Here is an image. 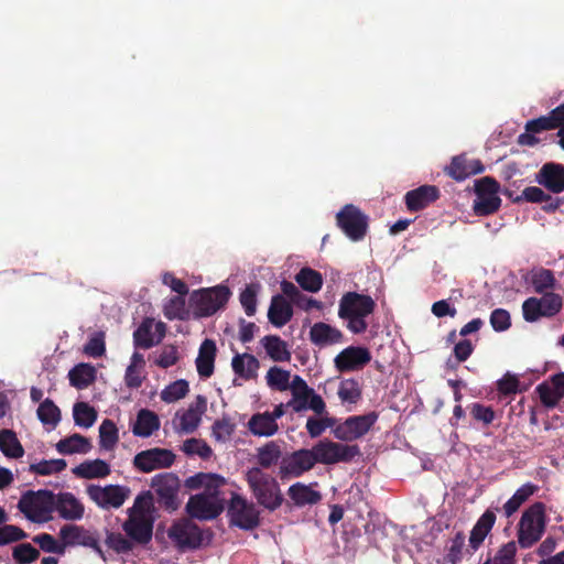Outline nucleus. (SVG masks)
Wrapping results in <instances>:
<instances>
[{"label": "nucleus", "mask_w": 564, "mask_h": 564, "mask_svg": "<svg viewBox=\"0 0 564 564\" xmlns=\"http://www.w3.org/2000/svg\"><path fill=\"white\" fill-rule=\"evenodd\" d=\"M295 281L307 292H318L323 286L322 274L311 268H302L295 275Z\"/></svg>", "instance_id": "49530a36"}, {"label": "nucleus", "mask_w": 564, "mask_h": 564, "mask_svg": "<svg viewBox=\"0 0 564 564\" xmlns=\"http://www.w3.org/2000/svg\"><path fill=\"white\" fill-rule=\"evenodd\" d=\"M73 474L83 479L105 478L110 475L109 464L102 459L85 460L73 468Z\"/></svg>", "instance_id": "72a5a7b5"}, {"label": "nucleus", "mask_w": 564, "mask_h": 564, "mask_svg": "<svg viewBox=\"0 0 564 564\" xmlns=\"http://www.w3.org/2000/svg\"><path fill=\"white\" fill-rule=\"evenodd\" d=\"M499 183L491 176H485L475 182V195L473 209L477 216H489L497 213L501 206L498 193Z\"/></svg>", "instance_id": "0eeeda50"}, {"label": "nucleus", "mask_w": 564, "mask_h": 564, "mask_svg": "<svg viewBox=\"0 0 564 564\" xmlns=\"http://www.w3.org/2000/svg\"><path fill=\"white\" fill-rule=\"evenodd\" d=\"M530 282L538 294L551 292L556 285L554 273L550 269L539 268L531 271Z\"/></svg>", "instance_id": "79ce46f5"}, {"label": "nucleus", "mask_w": 564, "mask_h": 564, "mask_svg": "<svg viewBox=\"0 0 564 564\" xmlns=\"http://www.w3.org/2000/svg\"><path fill=\"white\" fill-rule=\"evenodd\" d=\"M166 333L163 322H154V318L145 317L133 333L135 348L150 349L161 343Z\"/></svg>", "instance_id": "aec40b11"}, {"label": "nucleus", "mask_w": 564, "mask_h": 564, "mask_svg": "<svg viewBox=\"0 0 564 564\" xmlns=\"http://www.w3.org/2000/svg\"><path fill=\"white\" fill-rule=\"evenodd\" d=\"M160 429L159 416L148 409L138 412L132 432L137 436L149 437Z\"/></svg>", "instance_id": "c9c22d12"}, {"label": "nucleus", "mask_w": 564, "mask_h": 564, "mask_svg": "<svg viewBox=\"0 0 564 564\" xmlns=\"http://www.w3.org/2000/svg\"><path fill=\"white\" fill-rule=\"evenodd\" d=\"M338 397L343 403L356 404L362 395L360 384L355 379H345L339 383Z\"/></svg>", "instance_id": "8fccbe9b"}, {"label": "nucleus", "mask_w": 564, "mask_h": 564, "mask_svg": "<svg viewBox=\"0 0 564 564\" xmlns=\"http://www.w3.org/2000/svg\"><path fill=\"white\" fill-rule=\"evenodd\" d=\"M371 360V354L366 347L349 346L334 359L339 372H348L364 368Z\"/></svg>", "instance_id": "412c9836"}, {"label": "nucleus", "mask_w": 564, "mask_h": 564, "mask_svg": "<svg viewBox=\"0 0 564 564\" xmlns=\"http://www.w3.org/2000/svg\"><path fill=\"white\" fill-rule=\"evenodd\" d=\"M93 446L89 438L74 433L68 437L62 438L56 444V451L62 455H70L75 453L87 454Z\"/></svg>", "instance_id": "e433bc0d"}, {"label": "nucleus", "mask_w": 564, "mask_h": 564, "mask_svg": "<svg viewBox=\"0 0 564 564\" xmlns=\"http://www.w3.org/2000/svg\"><path fill=\"white\" fill-rule=\"evenodd\" d=\"M164 316L169 321L185 319L188 315L184 296H173L163 306Z\"/></svg>", "instance_id": "864d4df0"}, {"label": "nucleus", "mask_w": 564, "mask_h": 564, "mask_svg": "<svg viewBox=\"0 0 564 564\" xmlns=\"http://www.w3.org/2000/svg\"><path fill=\"white\" fill-rule=\"evenodd\" d=\"M249 431L257 436H272L278 432V423L269 415V412L257 413L248 422Z\"/></svg>", "instance_id": "ea45409f"}, {"label": "nucleus", "mask_w": 564, "mask_h": 564, "mask_svg": "<svg viewBox=\"0 0 564 564\" xmlns=\"http://www.w3.org/2000/svg\"><path fill=\"white\" fill-rule=\"evenodd\" d=\"M496 522V514L491 510H486L476 524L473 527L469 535V547L473 551H477L484 543L486 536L491 531Z\"/></svg>", "instance_id": "2f4dec72"}, {"label": "nucleus", "mask_w": 564, "mask_h": 564, "mask_svg": "<svg viewBox=\"0 0 564 564\" xmlns=\"http://www.w3.org/2000/svg\"><path fill=\"white\" fill-rule=\"evenodd\" d=\"M86 492L89 499L99 508L118 509L130 497L131 490L129 487L121 485H107L105 487L99 485H89Z\"/></svg>", "instance_id": "4468645a"}, {"label": "nucleus", "mask_w": 564, "mask_h": 564, "mask_svg": "<svg viewBox=\"0 0 564 564\" xmlns=\"http://www.w3.org/2000/svg\"><path fill=\"white\" fill-rule=\"evenodd\" d=\"M106 352L105 334L102 332L96 333L88 339L84 346V354L88 357L99 358Z\"/></svg>", "instance_id": "69168bd1"}, {"label": "nucleus", "mask_w": 564, "mask_h": 564, "mask_svg": "<svg viewBox=\"0 0 564 564\" xmlns=\"http://www.w3.org/2000/svg\"><path fill=\"white\" fill-rule=\"evenodd\" d=\"M236 424L229 416H223L214 422L212 426V435L217 442L225 443L234 434Z\"/></svg>", "instance_id": "052dcab7"}, {"label": "nucleus", "mask_w": 564, "mask_h": 564, "mask_svg": "<svg viewBox=\"0 0 564 564\" xmlns=\"http://www.w3.org/2000/svg\"><path fill=\"white\" fill-rule=\"evenodd\" d=\"M260 290L258 283H250L246 285L239 295L240 304L248 316H253L257 312V294Z\"/></svg>", "instance_id": "4d7b16f0"}, {"label": "nucleus", "mask_w": 564, "mask_h": 564, "mask_svg": "<svg viewBox=\"0 0 564 564\" xmlns=\"http://www.w3.org/2000/svg\"><path fill=\"white\" fill-rule=\"evenodd\" d=\"M207 400L198 394L188 409L181 415L180 429L185 433H193L199 425L202 415L206 411Z\"/></svg>", "instance_id": "7c9ffc66"}, {"label": "nucleus", "mask_w": 564, "mask_h": 564, "mask_svg": "<svg viewBox=\"0 0 564 564\" xmlns=\"http://www.w3.org/2000/svg\"><path fill=\"white\" fill-rule=\"evenodd\" d=\"M225 484L224 477L216 474L197 473L185 480L189 490L205 488L206 492L217 491Z\"/></svg>", "instance_id": "4c0bfd02"}, {"label": "nucleus", "mask_w": 564, "mask_h": 564, "mask_svg": "<svg viewBox=\"0 0 564 564\" xmlns=\"http://www.w3.org/2000/svg\"><path fill=\"white\" fill-rule=\"evenodd\" d=\"M151 487L154 489L161 507L172 511L178 508L180 479L176 475L172 473L156 475L152 478Z\"/></svg>", "instance_id": "2eb2a0df"}, {"label": "nucleus", "mask_w": 564, "mask_h": 564, "mask_svg": "<svg viewBox=\"0 0 564 564\" xmlns=\"http://www.w3.org/2000/svg\"><path fill=\"white\" fill-rule=\"evenodd\" d=\"M217 347L213 339L206 338L200 344L198 356L195 360L196 369L200 378H210L214 373Z\"/></svg>", "instance_id": "c85d7f7f"}, {"label": "nucleus", "mask_w": 564, "mask_h": 564, "mask_svg": "<svg viewBox=\"0 0 564 564\" xmlns=\"http://www.w3.org/2000/svg\"><path fill=\"white\" fill-rule=\"evenodd\" d=\"M261 343L273 361L283 362L291 359V352L288 349L286 343L279 336L267 335L261 339Z\"/></svg>", "instance_id": "58836bf2"}, {"label": "nucleus", "mask_w": 564, "mask_h": 564, "mask_svg": "<svg viewBox=\"0 0 564 564\" xmlns=\"http://www.w3.org/2000/svg\"><path fill=\"white\" fill-rule=\"evenodd\" d=\"M0 451L9 458H20L24 454L23 446L12 430L0 431Z\"/></svg>", "instance_id": "a18cd8bd"}, {"label": "nucleus", "mask_w": 564, "mask_h": 564, "mask_svg": "<svg viewBox=\"0 0 564 564\" xmlns=\"http://www.w3.org/2000/svg\"><path fill=\"white\" fill-rule=\"evenodd\" d=\"M282 457H283V455H282L281 447L274 441H270L267 444H264L263 446L258 448L257 462L260 466L259 468H261V469L262 468L268 469V468L272 467L273 465H275L278 462L280 463Z\"/></svg>", "instance_id": "c03bdc74"}, {"label": "nucleus", "mask_w": 564, "mask_h": 564, "mask_svg": "<svg viewBox=\"0 0 564 564\" xmlns=\"http://www.w3.org/2000/svg\"><path fill=\"white\" fill-rule=\"evenodd\" d=\"M175 462V455L166 448L153 447L139 452L133 458V466L142 473L169 468Z\"/></svg>", "instance_id": "a211bd4d"}, {"label": "nucleus", "mask_w": 564, "mask_h": 564, "mask_svg": "<svg viewBox=\"0 0 564 564\" xmlns=\"http://www.w3.org/2000/svg\"><path fill=\"white\" fill-rule=\"evenodd\" d=\"M248 487L258 505L273 512L284 502L278 480L259 467H252L246 473Z\"/></svg>", "instance_id": "f03ea898"}, {"label": "nucleus", "mask_w": 564, "mask_h": 564, "mask_svg": "<svg viewBox=\"0 0 564 564\" xmlns=\"http://www.w3.org/2000/svg\"><path fill=\"white\" fill-rule=\"evenodd\" d=\"M182 451L188 455H197L203 459H207L212 456L213 451L210 446L203 440L188 438L183 443Z\"/></svg>", "instance_id": "e2e57ef3"}, {"label": "nucleus", "mask_w": 564, "mask_h": 564, "mask_svg": "<svg viewBox=\"0 0 564 564\" xmlns=\"http://www.w3.org/2000/svg\"><path fill=\"white\" fill-rule=\"evenodd\" d=\"M545 507L534 502L521 516L518 523V543L521 549L533 546L545 531Z\"/></svg>", "instance_id": "20e7f679"}, {"label": "nucleus", "mask_w": 564, "mask_h": 564, "mask_svg": "<svg viewBox=\"0 0 564 564\" xmlns=\"http://www.w3.org/2000/svg\"><path fill=\"white\" fill-rule=\"evenodd\" d=\"M119 441L118 429L116 424L105 419L99 426V445L102 449L112 451Z\"/></svg>", "instance_id": "de8ad7c7"}, {"label": "nucleus", "mask_w": 564, "mask_h": 564, "mask_svg": "<svg viewBox=\"0 0 564 564\" xmlns=\"http://www.w3.org/2000/svg\"><path fill=\"white\" fill-rule=\"evenodd\" d=\"M55 494L47 489L28 491L18 502L19 510L34 523H44L53 519Z\"/></svg>", "instance_id": "7ed1b4c3"}, {"label": "nucleus", "mask_w": 564, "mask_h": 564, "mask_svg": "<svg viewBox=\"0 0 564 564\" xmlns=\"http://www.w3.org/2000/svg\"><path fill=\"white\" fill-rule=\"evenodd\" d=\"M444 171L453 180L462 182L469 176L482 173L485 166L480 160H470L465 154H460L454 156L451 164Z\"/></svg>", "instance_id": "4be33fe9"}, {"label": "nucleus", "mask_w": 564, "mask_h": 564, "mask_svg": "<svg viewBox=\"0 0 564 564\" xmlns=\"http://www.w3.org/2000/svg\"><path fill=\"white\" fill-rule=\"evenodd\" d=\"M378 417L379 414L376 411L364 415L349 416L333 430V434L337 440L344 442L358 440L370 431Z\"/></svg>", "instance_id": "ddd939ff"}, {"label": "nucleus", "mask_w": 564, "mask_h": 564, "mask_svg": "<svg viewBox=\"0 0 564 564\" xmlns=\"http://www.w3.org/2000/svg\"><path fill=\"white\" fill-rule=\"evenodd\" d=\"M231 367L237 376L245 380H251L257 377L260 362L251 354H237L231 360Z\"/></svg>", "instance_id": "f704fd0d"}, {"label": "nucleus", "mask_w": 564, "mask_h": 564, "mask_svg": "<svg viewBox=\"0 0 564 564\" xmlns=\"http://www.w3.org/2000/svg\"><path fill=\"white\" fill-rule=\"evenodd\" d=\"M317 486L318 482L316 481L308 485L297 481L289 487L286 494L292 503L297 508L314 506L323 498L322 494L315 489Z\"/></svg>", "instance_id": "b1692460"}, {"label": "nucleus", "mask_w": 564, "mask_h": 564, "mask_svg": "<svg viewBox=\"0 0 564 564\" xmlns=\"http://www.w3.org/2000/svg\"><path fill=\"white\" fill-rule=\"evenodd\" d=\"M524 129L525 131L518 137V143L520 145L534 147L539 143V139L534 134L554 130L557 127L549 113L547 116H541L527 121Z\"/></svg>", "instance_id": "cd10ccee"}, {"label": "nucleus", "mask_w": 564, "mask_h": 564, "mask_svg": "<svg viewBox=\"0 0 564 564\" xmlns=\"http://www.w3.org/2000/svg\"><path fill=\"white\" fill-rule=\"evenodd\" d=\"M59 538L65 544V549L67 546L82 545L85 547L93 549L104 561H107L106 555L100 547L98 536L85 529L82 525L76 524H65L59 530Z\"/></svg>", "instance_id": "f3484780"}, {"label": "nucleus", "mask_w": 564, "mask_h": 564, "mask_svg": "<svg viewBox=\"0 0 564 564\" xmlns=\"http://www.w3.org/2000/svg\"><path fill=\"white\" fill-rule=\"evenodd\" d=\"M536 486L533 484L522 485L513 496L503 505L502 509L507 518L516 513L520 507L535 492Z\"/></svg>", "instance_id": "37998d69"}, {"label": "nucleus", "mask_w": 564, "mask_h": 564, "mask_svg": "<svg viewBox=\"0 0 564 564\" xmlns=\"http://www.w3.org/2000/svg\"><path fill=\"white\" fill-rule=\"evenodd\" d=\"M106 545L117 554H127L133 550V543L120 532L107 531Z\"/></svg>", "instance_id": "6e6d98bb"}, {"label": "nucleus", "mask_w": 564, "mask_h": 564, "mask_svg": "<svg viewBox=\"0 0 564 564\" xmlns=\"http://www.w3.org/2000/svg\"><path fill=\"white\" fill-rule=\"evenodd\" d=\"M291 373L280 367H271L265 376L267 383L271 389L278 391H285L291 386L290 383Z\"/></svg>", "instance_id": "603ef678"}, {"label": "nucleus", "mask_w": 564, "mask_h": 564, "mask_svg": "<svg viewBox=\"0 0 564 564\" xmlns=\"http://www.w3.org/2000/svg\"><path fill=\"white\" fill-rule=\"evenodd\" d=\"M310 340L313 345L324 348L343 343L344 334L327 323L317 322L310 329Z\"/></svg>", "instance_id": "a878e982"}, {"label": "nucleus", "mask_w": 564, "mask_h": 564, "mask_svg": "<svg viewBox=\"0 0 564 564\" xmlns=\"http://www.w3.org/2000/svg\"><path fill=\"white\" fill-rule=\"evenodd\" d=\"M75 424L82 427H90L97 420L96 410L85 402H77L73 408Z\"/></svg>", "instance_id": "3c124183"}, {"label": "nucleus", "mask_w": 564, "mask_h": 564, "mask_svg": "<svg viewBox=\"0 0 564 564\" xmlns=\"http://www.w3.org/2000/svg\"><path fill=\"white\" fill-rule=\"evenodd\" d=\"M517 543L509 541L501 545L494 557L487 558L482 564H517Z\"/></svg>", "instance_id": "5fc2aeb1"}, {"label": "nucleus", "mask_w": 564, "mask_h": 564, "mask_svg": "<svg viewBox=\"0 0 564 564\" xmlns=\"http://www.w3.org/2000/svg\"><path fill=\"white\" fill-rule=\"evenodd\" d=\"M470 415L474 420L481 422L484 425H489L494 422L496 414L491 406L481 403H473L469 408Z\"/></svg>", "instance_id": "774afa93"}, {"label": "nucleus", "mask_w": 564, "mask_h": 564, "mask_svg": "<svg viewBox=\"0 0 564 564\" xmlns=\"http://www.w3.org/2000/svg\"><path fill=\"white\" fill-rule=\"evenodd\" d=\"M189 391L188 382L184 379L176 380L163 389L161 399L166 403L175 402L184 398Z\"/></svg>", "instance_id": "13d9d810"}, {"label": "nucleus", "mask_w": 564, "mask_h": 564, "mask_svg": "<svg viewBox=\"0 0 564 564\" xmlns=\"http://www.w3.org/2000/svg\"><path fill=\"white\" fill-rule=\"evenodd\" d=\"M167 536L174 546L182 551L196 550L203 544V532L192 520L180 519L169 528Z\"/></svg>", "instance_id": "9d476101"}, {"label": "nucleus", "mask_w": 564, "mask_h": 564, "mask_svg": "<svg viewBox=\"0 0 564 564\" xmlns=\"http://www.w3.org/2000/svg\"><path fill=\"white\" fill-rule=\"evenodd\" d=\"M376 302L370 295L346 292L339 300L338 317L346 322L352 334H362L368 328L366 318L375 312Z\"/></svg>", "instance_id": "f257e3e1"}, {"label": "nucleus", "mask_w": 564, "mask_h": 564, "mask_svg": "<svg viewBox=\"0 0 564 564\" xmlns=\"http://www.w3.org/2000/svg\"><path fill=\"white\" fill-rule=\"evenodd\" d=\"M536 182L554 194L564 192V165L545 163L536 174Z\"/></svg>", "instance_id": "393cba45"}, {"label": "nucleus", "mask_w": 564, "mask_h": 564, "mask_svg": "<svg viewBox=\"0 0 564 564\" xmlns=\"http://www.w3.org/2000/svg\"><path fill=\"white\" fill-rule=\"evenodd\" d=\"M310 451L313 454L315 465L348 463L360 454L358 445H347L327 438L318 441Z\"/></svg>", "instance_id": "39448f33"}, {"label": "nucleus", "mask_w": 564, "mask_h": 564, "mask_svg": "<svg viewBox=\"0 0 564 564\" xmlns=\"http://www.w3.org/2000/svg\"><path fill=\"white\" fill-rule=\"evenodd\" d=\"M465 546V534L458 531L451 540V545L446 554V560L451 564H458L463 558V549Z\"/></svg>", "instance_id": "338daca9"}, {"label": "nucleus", "mask_w": 564, "mask_h": 564, "mask_svg": "<svg viewBox=\"0 0 564 564\" xmlns=\"http://www.w3.org/2000/svg\"><path fill=\"white\" fill-rule=\"evenodd\" d=\"M66 460L63 458L50 460L44 459L39 463L31 464L30 471L37 475L47 476L63 471L66 468Z\"/></svg>", "instance_id": "bf43d9fd"}, {"label": "nucleus", "mask_w": 564, "mask_h": 564, "mask_svg": "<svg viewBox=\"0 0 564 564\" xmlns=\"http://www.w3.org/2000/svg\"><path fill=\"white\" fill-rule=\"evenodd\" d=\"M227 512L230 524L242 530H253L260 524V512L256 505L238 494H232Z\"/></svg>", "instance_id": "9b49d317"}, {"label": "nucleus", "mask_w": 564, "mask_h": 564, "mask_svg": "<svg viewBox=\"0 0 564 564\" xmlns=\"http://www.w3.org/2000/svg\"><path fill=\"white\" fill-rule=\"evenodd\" d=\"M336 224L350 240L360 241L368 231L369 218L357 206L347 204L337 213Z\"/></svg>", "instance_id": "1a4fd4ad"}, {"label": "nucleus", "mask_w": 564, "mask_h": 564, "mask_svg": "<svg viewBox=\"0 0 564 564\" xmlns=\"http://www.w3.org/2000/svg\"><path fill=\"white\" fill-rule=\"evenodd\" d=\"M562 307L563 299L557 293H544L541 297L531 296L522 303L523 319L535 323L542 317L551 318L558 314Z\"/></svg>", "instance_id": "6e6552de"}, {"label": "nucleus", "mask_w": 564, "mask_h": 564, "mask_svg": "<svg viewBox=\"0 0 564 564\" xmlns=\"http://www.w3.org/2000/svg\"><path fill=\"white\" fill-rule=\"evenodd\" d=\"M231 292L226 285L200 289L191 295V303L198 317H207L226 306Z\"/></svg>", "instance_id": "423d86ee"}, {"label": "nucleus", "mask_w": 564, "mask_h": 564, "mask_svg": "<svg viewBox=\"0 0 564 564\" xmlns=\"http://www.w3.org/2000/svg\"><path fill=\"white\" fill-rule=\"evenodd\" d=\"M289 389H291L292 399L286 403V406L292 408L296 413L306 410L308 398L313 394V389L310 388L306 381L297 375L293 377Z\"/></svg>", "instance_id": "473e14b6"}, {"label": "nucleus", "mask_w": 564, "mask_h": 564, "mask_svg": "<svg viewBox=\"0 0 564 564\" xmlns=\"http://www.w3.org/2000/svg\"><path fill=\"white\" fill-rule=\"evenodd\" d=\"M122 530L133 544L144 545L152 539L153 520L144 512H130L128 519L122 524Z\"/></svg>", "instance_id": "6ab92c4d"}, {"label": "nucleus", "mask_w": 564, "mask_h": 564, "mask_svg": "<svg viewBox=\"0 0 564 564\" xmlns=\"http://www.w3.org/2000/svg\"><path fill=\"white\" fill-rule=\"evenodd\" d=\"M96 378L95 368L89 364H79L73 367L68 372L70 386L77 389H85L90 386Z\"/></svg>", "instance_id": "a19ab883"}, {"label": "nucleus", "mask_w": 564, "mask_h": 564, "mask_svg": "<svg viewBox=\"0 0 564 564\" xmlns=\"http://www.w3.org/2000/svg\"><path fill=\"white\" fill-rule=\"evenodd\" d=\"M313 454L310 449L301 448L283 455L279 464L278 476L282 481L300 478L314 468Z\"/></svg>", "instance_id": "f8f14e48"}, {"label": "nucleus", "mask_w": 564, "mask_h": 564, "mask_svg": "<svg viewBox=\"0 0 564 564\" xmlns=\"http://www.w3.org/2000/svg\"><path fill=\"white\" fill-rule=\"evenodd\" d=\"M12 557L17 564H31L40 557V552L30 543H21L13 547Z\"/></svg>", "instance_id": "680f3d73"}, {"label": "nucleus", "mask_w": 564, "mask_h": 564, "mask_svg": "<svg viewBox=\"0 0 564 564\" xmlns=\"http://www.w3.org/2000/svg\"><path fill=\"white\" fill-rule=\"evenodd\" d=\"M438 197L440 189L435 185H422L409 191L404 196V200L408 210L419 212L437 200Z\"/></svg>", "instance_id": "bb28decb"}, {"label": "nucleus", "mask_w": 564, "mask_h": 564, "mask_svg": "<svg viewBox=\"0 0 564 564\" xmlns=\"http://www.w3.org/2000/svg\"><path fill=\"white\" fill-rule=\"evenodd\" d=\"M54 511L64 520L77 521L84 517L85 507L74 494L62 491L55 494Z\"/></svg>", "instance_id": "5701e85b"}, {"label": "nucleus", "mask_w": 564, "mask_h": 564, "mask_svg": "<svg viewBox=\"0 0 564 564\" xmlns=\"http://www.w3.org/2000/svg\"><path fill=\"white\" fill-rule=\"evenodd\" d=\"M292 317V303L281 294L273 295L268 310L269 322L275 327H282L288 324Z\"/></svg>", "instance_id": "c756f323"}, {"label": "nucleus", "mask_w": 564, "mask_h": 564, "mask_svg": "<svg viewBox=\"0 0 564 564\" xmlns=\"http://www.w3.org/2000/svg\"><path fill=\"white\" fill-rule=\"evenodd\" d=\"M36 413L39 420L51 427H55L61 421V410L51 399L41 402Z\"/></svg>", "instance_id": "09e8293b"}, {"label": "nucleus", "mask_w": 564, "mask_h": 564, "mask_svg": "<svg viewBox=\"0 0 564 564\" xmlns=\"http://www.w3.org/2000/svg\"><path fill=\"white\" fill-rule=\"evenodd\" d=\"M217 491L192 496L186 503V511L191 518L198 520H213L224 510V506L216 497Z\"/></svg>", "instance_id": "dca6fc26"}, {"label": "nucleus", "mask_w": 564, "mask_h": 564, "mask_svg": "<svg viewBox=\"0 0 564 564\" xmlns=\"http://www.w3.org/2000/svg\"><path fill=\"white\" fill-rule=\"evenodd\" d=\"M33 542L44 552L56 554L65 553V544H63V541L58 543L50 533H40L33 536Z\"/></svg>", "instance_id": "0e129e2a"}]
</instances>
